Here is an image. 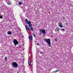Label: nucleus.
I'll return each mask as SVG.
<instances>
[{
  "instance_id": "1",
  "label": "nucleus",
  "mask_w": 73,
  "mask_h": 73,
  "mask_svg": "<svg viewBox=\"0 0 73 73\" xmlns=\"http://www.w3.org/2000/svg\"><path fill=\"white\" fill-rule=\"evenodd\" d=\"M11 65L14 68H17L18 67L19 65L16 62H12Z\"/></svg>"
},
{
  "instance_id": "2",
  "label": "nucleus",
  "mask_w": 73,
  "mask_h": 73,
  "mask_svg": "<svg viewBox=\"0 0 73 73\" xmlns=\"http://www.w3.org/2000/svg\"><path fill=\"white\" fill-rule=\"evenodd\" d=\"M44 41L45 42H46L47 44H48L49 46H50V45L51 44V43H50V39L48 38L47 39H44Z\"/></svg>"
},
{
  "instance_id": "3",
  "label": "nucleus",
  "mask_w": 73,
  "mask_h": 73,
  "mask_svg": "<svg viewBox=\"0 0 73 73\" xmlns=\"http://www.w3.org/2000/svg\"><path fill=\"white\" fill-rule=\"evenodd\" d=\"M13 41L14 44L15 46H16L17 45L19 44V42L18 41H17V40L15 39H14Z\"/></svg>"
},
{
  "instance_id": "4",
  "label": "nucleus",
  "mask_w": 73,
  "mask_h": 73,
  "mask_svg": "<svg viewBox=\"0 0 73 73\" xmlns=\"http://www.w3.org/2000/svg\"><path fill=\"white\" fill-rule=\"evenodd\" d=\"M39 31L40 33H41V32L43 34H45L46 33V31L43 30V29H40L39 30Z\"/></svg>"
},
{
  "instance_id": "5",
  "label": "nucleus",
  "mask_w": 73,
  "mask_h": 73,
  "mask_svg": "<svg viewBox=\"0 0 73 73\" xmlns=\"http://www.w3.org/2000/svg\"><path fill=\"white\" fill-rule=\"evenodd\" d=\"M58 26L60 27H61V28L63 27L62 25V23L61 22H60L58 23Z\"/></svg>"
},
{
  "instance_id": "6",
  "label": "nucleus",
  "mask_w": 73,
  "mask_h": 73,
  "mask_svg": "<svg viewBox=\"0 0 73 73\" xmlns=\"http://www.w3.org/2000/svg\"><path fill=\"white\" fill-rule=\"evenodd\" d=\"M25 27V28L27 31H29V27H28V26H27V25H26Z\"/></svg>"
},
{
  "instance_id": "7",
  "label": "nucleus",
  "mask_w": 73,
  "mask_h": 73,
  "mask_svg": "<svg viewBox=\"0 0 73 73\" xmlns=\"http://www.w3.org/2000/svg\"><path fill=\"white\" fill-rule=\"evenodd\" d=\"M29 39L31 40H32V36L31 35L29 36Z\"/></svg>"
},
{
  "instance_id": "8",
  "label": "nucleus",
  "mask_w": 73,
  "mask_h": 73,
  "mask_svg": "<svg viewBox=\"0 0 73 73\" xmlns=\"http://www.w3.org/2000/svg\"><path fill=\"white\" fill-rule=\"evenodd\" d=\"M6 2L7 1V4H8V5H10L11 4V2L9 1L8 0H7L6 1Z\"/></svg>"
},
{
  "instance_id": "9",
  "label": "nucleus",
  "mask_w": 73,
  "mask_h": 73,
  "mask_svg": "<svg viewBox=\"0 0 73 73\" xmlns=\"http://www.w3.org/2000/svg\"><path fill=\"white\" fill-rule=\"evenodd\" d=\"M8 11L9 13V15H10L11 13V10L8 9Z\"/></svg>"
},
{
  "instance_id": "10",
  "label": "nucleus",
  "mask_w": 73,
  "mask_h": 73,
  "mask_svg": "<svg viewBox=\"0 0 73 73\" xmlns=\"http://www.w3.org/2000/svg\"><path fill=\"white\" fill-rule=\"evenodd\" d=\"M8 35H11V34H12V33L10 31H8Z\"/></svg>"
},
{
  "instance_id": "11",
  "label": "nucleus",
  "mask_w": 73,
  "mask_h": 73,
  "mask_svg": "<svg viewBox=\"0 0 73 73\" xmlns=\"http://www.w3.org/2000/svg\"><path fill=\"white\" fill-rule=\"evenodd\" d=\"M25 21L26 23L27 24H28V19H26Z\"/></svg>"
},
{
  "instance_id": "12",
  "label": "nucleus",
  "mask_w": 73,
  "mask_h": 73,
  "mask_svg": "<svg viewBox=\"0 0 73 73\" xmlns=\"http://www.w3.org/2000/svg\"><path fill=\"white\" fill-rule=\"evenodd\" d=\"M28 64L30 66L31 65V61L30 60H28Z\"/></svg>"
},
{
  "instance_id": "13",
  "label": "nucleus",
  "mask_w": 73,
  "mask_h": 73,
  "mask_svg": "<svg viewBox=\"0 0 73 73\" xmlns=\"http://www.w3.org/2000/svg\"><path fill=\"white\" fill-rule=\"evenodd\" d=\"M28 24L29 25H30V24H31V22L30 21H29L28 22Z\"/></svg>"
},
{
  "instance_id": "14",
  "label": "nucleus",
  "mask_w": 73,
  "mask_h": 73,
  "mask_svg": "<svg viewBox=\"0 0 73 73\" xmlns=\"http://www.w3.org/2000/svg\"><path fill=\"white\" fill-rule=\"evenodd\" d=\"M59 29V28H58L56 29L55 30V32L56 31V32H57V31H58V30Z\"/></svg>"
},
{
  "instance_id": "15",
  "label": "nucleus",
  "mask_w": 73,
  "mask_h": 73,
  "mask_svg": "<svg viewBox=\"0 0 73 73\" xmlns=\"http://www.w3.org/2000/svg\"><path fill=\"white\" fill-rule=\"evenodd\" d=\"M57 40H58L57 39V38H55L54 39V40L55 41H56V42H57Z\"/></svg>"
},
{
  "instance_id": "16",
  "label": "nucleus",
  "mask_w": 73,
  "mask_h": 73,
  "mask_svg": "<svg viewBox=\"0 0 73 73\" xmlns=\"http://www.w3.org/2000/svg\"><path fill=\"white\" fill-rule=\"evenodd\" d=\"M31 31H33V28L32 27H31L30 28Z\"/></svg>"
},
{
  "instance_id": "17",
  "label": "nucleus",
  "mask_w": 73,
  "mask_h": 73,
  "mask_svg": "<svg viewBox=\"0 0 73 73\" xmlns=\"http://www.w3.org/2000/svg\"><path fill=\"white\" fill-rule=\"evenodd\" d=\"M32 25L31 24H30V25H29V27H31V26Z\"/></svg>"
},
{
  "instance_id": "18",
  "label": "nucleus",
  "mask_w": 73,
  "mask_h": 73,
  "mask_svg": "<svg viewBox=\"0 0 73 73\" xmlns=\"http://www.w3.org/2000/svg\"><path fill=\"white\" fill-rule=\"evenodd\" d=\"M19 5H21V4H22V3L21 2H19Z\"/></svg>"
},
{
  "instance_id": "19",
  "label": "nucleus",
  "mask_w": 73,
  "mask_h": 73,
  "mask_svg": "<svg viewBox=\"0 0 73 73\" xmlns=\"http://www.w3.org/2000/svg\"><path fill=\"white\" fill-rule=\"evenodd\" d=\"M59 71V70H56L55 71H54V72H58Z\"/></svg>"
},
{
  "instance_id": "20",
  "label": "nucleus",
  "mask_w": 73,
  "mask_h": 73,
  "mask_svg": "<svg viewBox=\"0 0 73 73\" xmlns=\"http://www.w3.org/2000/svg\"><path fill=\"white\" fill-rule=\"evenodd\" d=\"M0 19H3V16H0Z\"/></svg>"
},
{
  "instance_id": "21",
  "label": "nucleus",
  "mask_w": 73,
  "mask_h": 73,
  "mask_svg": "<svg viewBox=\"0 0 73 73\" xmlns=\"http://www.w3.org/2000/svg\"><path fill=\"white\" fill-rule=\"evenodd\" d=\"M62 19H63V20H65V17H62Z\"/></svg>"
},
{
  "instance_id": "22",
  "label": "nucleus",
  "mask_w": 73,
  "mask_h": 73,
  "mask_svg": "<svg viewBox=\"0 0 73 73\" xmlns=\"http://www.w3.org/2000/svg\"><path fill=\"white\" fill-rule=\"evenodd\" d=\"M7 59V57H5V60H6Z\"/></svg>"
},
{
  "instance_id": "23",
  "label": "nucleus",
  "mask_w": 73,
  "mask_h": 73,
  "mask_svg": "<svg viewBox=\"0 0 73 73\" xmlns=\"http://www.w3.org/2000/svg\"><path fill=\"white\" fill-rule=\"evenodd\" d=\"M61 31H65V29H61Z\"/></svg>"
},
{
  "instance_id": "24",
  "label": "nucleus",
  "mask_w": 73,
  "mask_h": 73,
  "mask_svg": "<svg viewBox=\"0 0 73 73\" xmlns=\"http://www.w3.org/2000/svg\"><path fill=\"white\" fill-rule=\"evenodd\" d=\"M33 35L34 36V37H36V36L35 34H33Z\"/></svg>"
},
{
  "instance_id": "25",
  "label": "nucleus",
  "mask_w": 73,
  "mask_h": 73,
  "mask_svg": "<svg viewBox=\"0 0 73 73\" xmlns=\"http://www.w3.org/2000/svg\"><path fill=\"white\" fill-rule=\"evenodd\" d=\"M37 45H40V44L38 43H37Z\"/></svg>"
},
{
  "instance_id": "26",
  "label": "nucleus",
  "mask_w": 73,
  "mask_h": 73,
  "mask_svg": "<svg viewBox=\"0 0 73 73\" xmlns=\"http://www.w3.org/2000/svg\"><path fill=\"white\" fill-rule=\"evenodd\" d=\"M42 52H40V54H42Z\"/></svg>"
},
{
  "instance_id": "27",
  "label": "nucleus",
  "mask_w": 73,
  "mask_h": 73,
  "mask_svg": "<svg viewBox=\"0 0 73 73\" xmlns=\"http://www.w3.org/2000/svg\"><path fill=\"white\" fill-rule=\"evenodd\" d=\"M21 46H19V48H21Z\"/></svg>"
},
{
  "instance_id": "28",
  "label": "nucleus",
  "mask_w": 73,
  "mask_h": 73,
  "mask_svg": "<svg viewBox=\"0 0 73 73\" xmlns=\"http://www.w3.org/2000/svg\"><path fill=\"white\" fill-rule=\"evenodd\" d=\"M11 20H13V19H12L11 18Z\"/></svg>"
},
{
  "instance_id": "29",
  "label": "nucleus",
  "mask_w": 73,
  "mask_h": 73,
  "mask_svg": "<svg viewBox=\"0 0 73 73\" xmlns=\"http://www.w3.org/2000/svg\"><path fill=\"white\" fill-rule=\"evenodd\" d=\"M10 70H12V69H10Z\"/></svg>"
},
{
  "instance_id": "30",
  "label": "nucleus",
  "mask_w": 73,
  "mask_h": 73,
  "mask_svg": "<svg viewBox=\"0 0 73 73\" xmlns=\"http://www.w3.org/2000/svg\"><path fill=\"white\" fill-rule=\"evenodd\" d=\"M66 25H68V24L67 23H66Z\"/></svg>"
},
{
  "instance_id": "31",
  "label": "nucleus",
  "mask_w": 73,
  "mask_h": 73,
  "mask_svg": "<svg viewBox=\"0 0 73 73\" xmlns=\"http://www.w3.org/2000/svg\"><path fill=\"white\" fill-rule=\"evenodd\" d=\"M17 26H15V28H16V27H17Z\"/></svg>"
},
{
  "instance_id": "32",
  "label": "nucleus",
  "mask_w": 73,
  "mask_h": 73,
  "mask_svg": "<svg viewBox=\"0 0 73 73\" xmlns=\"http://www.w3.org/2000/svg\"><path fill=\"white\" fill-rule=\"evenodd\" d=\"M36 58H37V57H36Z\"/></svg>"
},
{
  "instance_id": "33",
  "label": "nucleus",
  "mask_w": 73,
  "mask_h": 73,
  "mask_svg": "<svg viewBox=\"0 0 73 73\" xmlns=\"http://www.w3.org/2000/svg\"><path fill=\"white\" fill-rule=\"evenodd\" d=\"M15 1H16L17 0H14Z\"/></svg>"
},
{
  "instance_id": "34",
  "label": "nucleus",
  "mask_w": 73,
  "mask_h": 73,
  "mask_svg": "<svg viewBox=\"0 0 73 73\" xmlns=\"http://www.w3.org/2000/svg\"><path fill=\"white\" fill-rule=\"evenodd\" d=\"M52 3H53V2L52 1Z\"/></svg>"
},
{
  "instance_id": "35",
  "label": "nucleus",
  "mask_w": 73,
  "mask_h": 73,
  "mask_svg": "<svg viewBox=\"0 0 73 73\" xmlns=\"http://www.w3.org/2000/svg\"><path fill=\"white\" fill-rule=\"evenodd\" d=\"M17 27V28H19V27Z\"/></svg>"
},
{
  "instance_id": "36",
  "label": "nucleus",
  "mask_w": 73,
  "mask_h": 73,
  "mask_svg": "<svg viewBox=\"0 0 73 73\" xmlns=\"http://www.w3.org/2000/svg\"><path fill=\"white\" fill-rule=\"evenodd\" d=\"M17 73H18L19 72H17Z\"/></svg>"
}]
</instances>
